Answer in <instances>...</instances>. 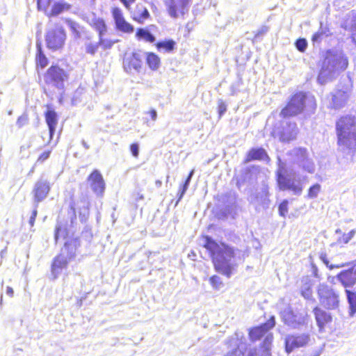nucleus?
Masks as SVG:
<instances>
[{
	"label": "nucleus",
	"instance_id": "1",
	"mask_svg": "<svg viewBox=\"0 0 356 356\" xmlns=\"http://www.w3.org/2000/svg\"><path fill=\"white\" fill-rule=\"evenodd\" d=\"M203 245L209 251L216 270L230 277L238 266L234 250L223 243H216L209 236L204 238Z\"/></svg>",
	"mask_w": 356,
	"mask_h": 356
},
{
	"label": "nucleus",
	"instance_id": "2",
	"mask_svg": "<svg viewBox=\"0 0 356 356\" xmlns=\"http://www.w3.org/2000/svg\"><path fill=\"white\" fill-rule=\"evenodd\" d=\"M348 65V60L342 51L329 49L326 51L320 65L318 82L323 85L332 81L344 71Z\"/></svg>",
	"mask_w": 356,
	"mask_h": 356
},
{
	"label": "nucleus",
	"instance_id": "3",
	"mask_svg": "<svg viewBox=\"0 0 356 356\" xmlns=\"http://www.w3.org/2000/svg\"><path fill=\"white\" fill-rule=\"evenodd\" d=\"M338 145L348 153L356 149V118L352 115L341 118L336 124Z\"/></svg>",
	"mask_w": 356,
	"mask_h": 356
},
{
	"label": "nucleus",
	"instance_id": "4",
	"mask_svg": "<svg viewBox=\"0 0 356 356\" xmlns=\"http://www.w3.org/2000/svg\"><path fill=\"white\" fill-rule=\"evenodd\" d=\"M305 108L309 111L315 109V99L312 95L298 92L292 97L289 104L282 110L280 115L284 118L294 116L300 113Z\"/></svg>",
	"mask_w": 356,
	"mask_h": 356
},
{
	"label": "nucleus",
	"instance_id": "5",
	"mask_svg": "<svg viewBox=\"0 0 356 356\" xmlns=\"http://www.w3.org/2000/svg\"><path fill=\"white\" fill-rule=\"evenodd\" d=\"M279 168L277 171V182L280 190L291 191L293 195H300L303 190V186L300 179H296V175L292 171L286 170L279 159Z\"/></svg>",
	"mask_w": 356,
	"mask_h": 356
},
{
	"label": "nucleus",
	"instance_id": "6",
	"mask_svg": "<svg viewBox=\"0 0 356 356\" xmlns=\"http://www.w3.org/2000/svg\"><path fill=\"white\" fill-rule=\"evenodd\" d=\"M318 294L321 305L327 309H334L338 307L339 295L331 287L325 284H321L318 288Z\"/></svg>",
	"mask_w": 356,
	"mask_h": 356
},
{
	"label": "nucleus",
	"instance_id": "7",
	"mask_svg": "<svg viewBox=\"0 0 356 356\" xmlns=\"http://www.w3.org/2000/svg\"><path fill=\"white\" fill-rule=\"evenodd\" d=\"M67 79V74L64 70L58 66H51L44 75V81L47 84L62 90L64 82Z\"/></svg>",
	"mask_w": 356,
	"mask_h": 356
},
{
	"label": "nucleus",
	"instance_id": "8",
	"mask_svg": "<svg viewBox=\"0 0 356 356\" xmlns=\"http://www.w3.org/2000/svg\"><path fill=\"white\" fill-rule=\"evenodd\" d=\"M65 39L66 34L65 30L60 26H57L47 31L45 40L49 49L58 50L63 47Z\"/></svg>",
	"mask_w": 356,
	"mask_h": 356
},
{
	"label": "nucleus",
	"instance_id": "9",
	"mask_svg": "<svg viewBox=\"0 0 356 356\" xmlns=\"http://www.w3.org/2000/svg\"><path fill=\"white\" fill-rule=\"evenodd\" d=\"M192 0H165L168 14L173 18L184 15L188 12Z\"/></svg>",
	"mask_w": 356,
	"mask_h": 356
},
{
	"label": "nucleus",
	"instance_id": "10",
	"mask_svg": "<svg viewBox=\"0 0 356 356\" xmlns=\"http://www.w3.org/2000/svg\"><path fill=\"white\" fill-rule=\"evenodd\" d=\"M310 341L309 334H289L285 338L286 352L290 353L295 349L306 346Z\"/></svg>",
	"mask_w": 356,
	"mask_h": 356
},
{
	"label": "nucleus",
	"instance_id": "11",
	"mask_svg": "<svg viewBox=\"0 0 356 356\" xmlns=\"http://www.w3.org/2000/svg\"><path fill=\"white\" fill-rule=\"evenodd\" d=\"M144 55L145 54L140 51L126 54L123 62L124 70L128 73H131L133 70L139 72L141 69Z\"/></svg>",
	"mask_w": 356,
	"mask_h": 356
},
{
	"label": "nucleus",
	"instance_id": "12",
	"mask_svg": "<svg viewBox=\"0 0 356 356\" xmlns=\"http://www.w3.org/2000/svg\"><path fill=\"white\" fill-rule=\"evenodd\" d=\"M245 339L236 333L227 341L228 348L230 350L227 352L225 356H243L244 351L247 348Z\"/></svg>",
	"mask_w": 356,
	"mask_h": 356
},
{
	"label": "nucleus",
	"instance_id": "13",
	"mask_svg": "<svg viewBox=\"0 0 356 356\" xmlns=\"http://www.w3.org/2000/svg\"><path fill=\"white\" fill-rule=\"evenodd\" d=\"M351 95V88L349 86L338 89L332 94L331 106L334 109L344 107Z\"/></svg>",
	"mask_w": 356,
	"mask_h": 356
},
{
	"label": "nucleus",
	"instance_id": "14",
	"mask_svg": "<svg viewBox=\"0 0 356 356\" xmlns=\"http://www.w3.org/2000/svg\"><path fill=\"white\" fill-rule=\"evenodd\" d=\"M298 133L297 125L294 122H286L282 130L275 131L273 135L278 137L280 141L289 142L296 138Z\"/></svg>",
	"mask_w": 356,
	"mask_h": 356
},
{
	"label": "nucleus",
	"instance_id": "15",
	"mask_svg": "<svg viewBox=\"0 0 356 356\" xmlns=\"http://www.w3.org/2000/svg\"><path fill=\"white\" fill-rule=\"evenodd\" d=\"M50 188L49 182L47 179H40L35 182L32 192L35 205L38 206L47 197Z\"/></svg>",
	"mask_w": 356,
	"mask_h": 356
},
{
	"label": "nucleus",
	"instance_id": "16",
	"mask_svg": "<svg viewBox=\"0 0 356 356\" xmlns=\"http://www.w3.org/2000/svg\"><path fill=\"white\" fill-rule=\"evenodd\" d=\"M112 15L117 30L125 33H132L134 31V27L125 20L120 8H114L112 10Z\"/></svg>",
	"mask_w": 356,
	"mask_h": 356
},
{
	"label": "nucleus",
	"instance_id": "17",
	"mask_svg": "<svg viewBox=\"0 0 356 356\" xmlns=\"http://www.w3.org/2000/svg\"><path fill=\"white\" fill-rule=\"evenodd\" d=\"M281 315L284 322L291 327L296 328L305 323L306 315L294 314L290 308L282 312Z\"/></svg>",
	"mask_w": 356,
	"mask_h": 356
},
{
	"label": "nucleus",
	"instance_id": "18",
	"mask_svg": "<svg viewBox=\"0 0 356 356\" xmlns=\"http://www.w3.org/2000/svg\"><path fill=\"white\" fill-rule=\"evenodd\" d=\"M90 188L97 195H102L105 190V183L102 175L97 170H95L88 177Z\"/></svg>",
	"mask_w": 356,
	"mask_h": 356
},
{
	"label": "nucleus",
	"instance_id": "19",
	"mask_svg": "<svg viewBox=\"0 0 356 356\" xmlns=\"http://www.w3.org/2000/svg\"><path fill=\"white\" fill-rule=\"evenodd\" d=\"M275 321L274 316H272L266 323L251 329L249 336L252 341L260 339L268 331L275 326Z\"/></svg>",
	"mask_w": 356,
	"mask_h": 356
},
{
	"label": "nucleus",
	"instance_id": "20",
	"mask_svg": "<svg viewBox=\"0 0 356 356\" xmlns=\"http://www.w3.org/2000/svg\"><path fill=\"white\" fill-rule=\"evenodd\" d=\"M69 262L70 261L61 253L54 258L51 264V274L54 279L60 275L63 269L67 268Z\"/></svg>",
	"mask_w": 356,
	"mask_h": 356
},
{
	"label": "nucleus",
	"instance_id": "21",
	"mask_svg": "<svg viewBox=\"0 0 356 356\" xmlns=\"http://www.w3.org/2000/svg\"><path fill=\"white\" fill-rule=\"evenodd\" d=\"M79 247L80 241L78 239H71L65 243V245L61 249L60 253L72 261L75 259L77 250Z\"/></svg>",
	"mask_w": 356,
	"mask_h": 356
},
{
	"label": "nucleus",
	"instance_id": "22",
	"mask_svg": "<svg viewBox=\"0 0 356 356\" xmlns=\"http://www.w3.org/2000/svg\"><path fill=\"white\" fill-rule=\"evenodd\" d=\"M252 160L264 161L268 163L270 161V158L264 149L261 147L252 148L249 151L245 162L248 163Z\"/></svg>",
	"mask_w": 356,
	"mask_h": 356
},
{
	"label": "nucleus",
	"instance_id": "23",
	"mask_svg": "<svg viewBox=\"0 0 356 356\" xmlns=\"http://www.w3.org/2000/svg\"><path fill=\"white\" fill-rule=\"evenodd\" d=\"M337 281L346 289L353 286L356 284V280L349 269L341 271L337 275Z\"/></svg>",
	"mask_w": 356,
	"mask_h": 356
},
{
	"label": "nucleus",
	"instance_id": "24",
	"mask_svg": "<svg viewBox=\"0 0 356 356\" xmlns=\"http://www.w3.org/2000/svg\"><path fill=\"white\" fill-rule=\"evenodd\" d=\"M314 313L318 326L320 330H322L324 326L331 322L332 316L327 312L318 308V307L314 309Z\"/></svg>",
	"mask_w": 356,
	"mask_h": 356
},
{
	"label": "nucleus",
	"instance_id": "25",
	"mask_svg": "<svg viewBox=\"0 0 356 356\" xmlns=\"http://www.w3.org/2000/svg\"><path fill=\"white\" fill-rule=\"evenodd\" d=\"M131 17L134 20L143 24L149 17V13L143 4L138 3L136 5L134 11L131 12Z\"/></svg>",
	"mask_w": 356,
	"mask_h": 356
},
{
	"label": "nucleus",
	"instance_id": "26",
	"mask_svg": "<svg viewBox=\"0 0 356 356\" xmlns=\"http://www.w3.org/2000/svg\"><path fill=\"white\" fill-rule=\"evenodd\" d=\"M89 24L98 32L99 37L104 35L108 30L107 26L102 18L97 17L95 15L88 21Z\"/></svg>",
	"mask_w": 356,
	"mask_h": 356
},
{
	"label": "nucleus",
	"instance_id": "27",
	"mask_svg": "<svg viewBox=\"0 0 356 356\" xmlns=\"http://www.w3.org/2000/svg\"><path fill=\"white\" fill-rule=\"evenodd\" d=\"M45 119L49 129L50 139H51L58 123L57 114L54 110L48 109L45 114Z\"/></svg>",
	"mask_w": 356,
	"mask_h": 356
},
{
	"label": "nucleus",
	"instance_id": "28",
	"mask_svg": "<svg viewBox=\"0 0 356 356\" xmlns=\"http://www.w3.org/2000/svg\"><path fill=\"white\" fill-rule=\"evenodd\" d=\"M289 154L292 158L293 163L299 166L309 154L307 149L299 147L292 149Z\"/></svg>",
	"mask_w": 356,
	"mask_h": 356
},
{
	"label": "nucleus",
	"instance_id": "29",
	"mask_svg": "<svg viewBox=\"0 0 356 356\" xmlns=\"http://www.w3.org/2000/svg\"><path fill=\"white\" fill-rule=\"evenodd\" d=\"M345 292L349 304V314L350 316H353L356 313V292L348 289H346Z\"/></svg>",
	"mask_w": 356,
	"mask_h": 356
},
{
	"label": "nucleus",
	"instance_id": "30",
	"mask_svg": "<svg viewBox=\"0 0 356 356\" xmlns=\"http://www.w3.org/2000/svg\"><path fill=\"white\" fill-rule=\"evenodd\" d=\"M303 171L308 173L313 174L315 172L316 166L313 159L310 157L309 154L303 160L301 164L298 166Z\"/></svg>",
	"mask_w": 356,
	"mask_h": 356
},
{
	"label": "nucleus",
	"instance_id": "31",
	"mask_svg": "<svg viewBox=\"0 0 356 356\" xmlns=\"http://www.w3.org/2000/svg\"><path fill=\"white\" fill-rule=\"evenodd\" d=\"M329 34V29L321 23L319 30L313 35L312 40L314 42H320L324 36H328Z\"/></svg>",
	"mask_w": 356,
	"mask_h": 356
},
{
	"label": "nucleus",
	"instance_id": "32",
	"mask_svg": "<svg viewBox=\"0 0 356 356\" xmlns=\"http://www.w3.org/2000/svg\"><path fill=\"white\" fill-rule=\"evenodd\" d=\"M147 63L150 69L156 70L160 66V58L154 53L147 54Z\"/></svg>",
	"mask_w": 356,
	"mask_h": 356
},
{
	"label": "nucleus",
	"instance_id": "33",
	"mask_svg": "<svg viewBox=\"0 0 356 356\" xmlns=\"http://www.w3.org/2000/svg\"><path fill=\"white\" fill-rule=\"evenodd\" d=\"M136 36L139 40H144L146 42H154L155 41V37L147 29H138Z\"/></svg>",
	"mask_w": 356,
	"mask_h": 356
},
{
	"label": "nucleus",
	"instance_id": "34",
	"mask_svg": "<svg viewBox=\"0 0 356 356\" xmlns=\"http://www.w3.org/2000/svg\"><path fill=\"white\" fill-rule=\"evenodd\" d=\"M70 6L65 2H63V1L57 2L52 7V9L51 11V15L56 16L65 10H68L70 9Z\"/></svg>",
	"mask_w": 356,
	"mask_h": 356
},
{
	"label": "nucleus",
	"instance_id": "35",
	"mask_svg": "<svg viewBox=\"0 0 356 356\" xmlns=\"http://www.w3.org/2000/svg\"><path fill=\"white\" fill-rule=\"evenodd\" d=\"M65 22L69 28L70 29L71 31L72 32V33L74 35V36L76 38H79L80 25L77 22L69 19H67Z\"/></svg>",
	"mask_w": 356,
	"mask_h": 356
},
{
	"label": "nucleus",
	"instance_id": "36",
	"mask_svg": "<svg viewBox=\"0 0 356 356\" xmlns=\"http://www.w3.org/2000/svg\"><path fill=\"white\" fill-rule=\"evenodd\" d=\"M321 189V186L319 184L312 186L308 190L307 197L309 199L316 198L320 193Z\"/></svg>",
	"mask_w": 356,
	"mask_h": 356
},
{
	"label": "nucleus",
	"instance_id": "37",
	"mask_svg": "<svg viewBox=\"0 0 356 356\" xmlns=\"http://www.w3.org/2000/svg\"><path fill=\"white\" fill-rule=\"evenodd\" d=\"M193 174H194V170H192L191 171V172L189 173L187 179H186L185 183L184 184L181 190H180L179 191V196L178 201H179L182 198V197L185 194L186 191H187Z\"/></svg>",
	"mask_w": 356,
	"mask_h": 356
},
{
	"label": "nucleus",
	"instance_id": "38",
	"mask_svg": "<svg viewBox=\"0 0 356 356\" xmlns=\"http://www.w3.org/2000/svg\"><path fill=\"white\" fill-rule=\"evenodd\" d=\"M115 42L112 41L110 39L104 38V35H101L99 37V45L102 47L104 49H111Z\"/></svg>",
	"mask_w": 356,
	"mask_h": 356
},
{
	"label": "nucleus",
	"instance_id": "39",
	"mask_svg": "<svg viewBox=\"0 0 356 356\" xmlns=\"http://www.w3.org/2000/svg\"><path fill=\"white\" fill-rule=\"evenodd\" d=\"M273 334L270 333H268L266 335L265 339L264 341L263 348H264V350L266 352L267 355H269L268 351L270 349V346H271V343L273 341Z\"/></svg>",
	"mask_w": 356,
	"mask_h": 356
},
{
	"label": "nucleus",
	"instance_id": "40",
	"mask_svg": "<svg viewBox=\"0 0 356 356\" xmlns=\"http://www.w3.org/2000/svg\"><path fill=\"white\" fill-rule=\"evenodd\" d=\"M175 42L172 40H168L165 42H161L157 43L156 46L158 49H165L168 51H170L173 49Z\"/></svg>",
	"mask_w": 356,
	"mask_h": 356
},
{
	"label": "nucleus",
	"instance_id": "41",
	"mask_svg": "<svg viewBox=\"0 0 356 356\" xmlns=\"http://www.w3.org/2000/svg\"><path fill=\"white\" fill-rule=\"evenodd\" d=\"M209 282L212 286L216 289H220L223 285L220 277L217 275L211 277Z\"/></svg>",
	"mask_w": 356,
	"mask_h": 356
},
{
	"label": "nucleus",
	"instance_id": "42",
	"mask_svg": "<svg viewBox=\"0 0 356 356\" xmlns=\"http://www.w3.org/2000/svg\"><path fill=\"white\" fill-rule=\"evenodd\" d=\"M99 43H92L89 42L86 44V53L95 55L99 48Z\"/></svg>",
	"mask_w": 356,
	"mask_h": 356
},
{
	"label": "nucleus",
	"instance_id": "43",
	"mask_svg": "<svg viewBox=\"0 0 356 356\" xmlns=\"http://www.w3.org/2000/svg\"><path fill=\"white\" fill-rule=\"evenodd\" d=\"M320 259H321V261H323V262L330 268V269H334V268H342V267H344L346 266V264H337V265H329V261L326 257V255L325 254H321V256H320Z\"/></svg>",
	"mask_w": 356,
	"mask_h": 356
},
{
	"label": "nucleus",
	"instance_id": "44",
	"mask_svg": "<svg viewBox=\"0 0 356 356\" xmlns=\"http://www.w3.org/2000/svg\"><path fill=\"white\" fill-rule=\"evenodd\" d=\"M37 63L42 68H44L47 65L48 60L46 56L40 50L39 54L37 56Z\"/></svg>",
	"mask_w": 356,
	"mask_h": 356
},
{
	"label": "nucleus",
	"instance_id": "45",
	"mask_svg": "<svg viewBox=\"0 0 356 356\" xmlns=\"http://www.w3.org/2000/svg\"><path fill=\"white\" fill-rule=\"evenodd\" d=\"M296 48L301 52H304L307 47V42L304 38L298 39L296 42Z\"/></svg>",
	"mask_w": 356,
	"mask_h": 356
},
{
	"label": "nucleus",
	"instance_id": "46",
	"mask_svg": "<svg viewBox=\"0 0 356 356\" xmlns=\"http://www.w3.org/2000/svg\"><path fill=\"white\" fill-rule=\"evenodd\" d=\"M288 212V201L284 200L279 206V213L281 216L285 217Z\"/></svg>",
	"mask_w": 356,
	"mask_h": 356
},
{
	"label": "nucleus",
	"instance_id": "47",
	"mask_svg": "<svg viewBox=\"0 0 356 356\" xmlns=\"http://www.w3.org/2000/svg\"><path fill=\"white\" fill-rule=\"evenodd\" d=\"M59 237H65V229L61 227V225H58L56 227L55 232V240L58 241Z\"/></svg>",
	"mask_w": 356,
	"mask_h": 356
},
{
	"label": "nucleus",
	"instance_id": "48",
	"mask_svg": "<svg viewBox=\"0 0 356 356\" xmlns=\"http://www.w3.org/2000/svg\"><path fill=\"white\" fill-rule=\"evenodd\" d=\"M218 114H219L220 118L227 111V106H226L225 103L222 99L218 100Z\"/></svg>",
	"mask_w": 356,
	"mask_h": 356
},
{
	"label": "nucleus",
	"instance_id": "49",
	"mask_svg": "<svg viewBox=\"0 0 356 356\" xmlns=\"http://www.w3.org/2000/svg\"><path fill=\"white\" fill-rule=\"evenodd\" d=\"M349 18L352 19V21L350 24V28L354 29H356V11L352 10L349 13Z\"/></svg>",
	"mask_w": 356,
	"mask_h": 356
},
{
	"label": "nucleus",
	"instance_id": "50",
	"mask_svg": "<svg viewBox=\"0 0 356 356\" xmlns=\"http://www.w3.org/2000/svg\"><path fill=\"white\" fill-rule=\"evenodd\" d=\"M355 231L354 229L349 232L348 234H346L343 236V241L344 243H348L352 238L355 236Z\"/></svg>",
	"mask_w": 356,
	"mask_h": 356
},
{
	"label": "nucleus",
	"instance_id": "51",
	"mask_svg": "<svg viewBox=\"0 0 356 356\" xmlns=\"http://www.w3.org/2000/svg\"><path fill=\"white\" fill-rule=\"evenodd\" d=\"M37 208H38V205L35 204V208L33 210L32 214H31L29 221V223L31 225V227H33L34 225V222H35V218L38 214Z\"/></svg>",
	"mask_w": 356,
	"mask_h": 356
},
{
	"label": "nucleus",
	"instance_id": "52",
	"mask_svg": "<svg viewBox=\"0 0 356 356\" xmlns=\"http://www.w3.org/2000/svg\"><path fill=\"white\" fill-rule=\"evenodd\" d=\"M302 296L306 298L309 299L312 297V290L309 286L305 287V289H302L301 291Z\"/></svg>",
	"mask_w": 356,
	"mask_h": 356
},
{
	"label": "nucleus",
	"instance_id": "53",
	"mask_svg": "<svg viewBox=\"0 0 356 356\" xmlns=\"http://www.w3.org/2000/svg\"><path fill=\"white\" fill-rule=\"evenodd\" d=\"M51 151H45L43 153H42L38 159L37 162L42 163L45 160H47L50 155Z\"/></svg>",
	"mask_w": 356,
	"mask_h": 356
},
{
	"label": "nucleus",
	"instance_id": "54",
	"mask_svg": "<svg viewBox=\"0 0 356 356\" xmlns=\"http://www.w3.org/2000/svg\"><path fill=\"white\" fill-rule=\"evenodd\" d=\"M131 152L132 153V155L134 157H138L139 154V147L138 145L136 143H134L130 147Z\"/></svg>",
	"mask_w": 356,
	"mask_h": 356
},
{
	"label": "nucleus",
	"instance_id": "55",
	"mask_svg": "<svg viewBox=\"0 0 356 356\" xmlns=\"http://www.w3.org/2000/svg\"><path fill=\"white\" fill-rule=\"evenodd\" d=\"M149 114H150V116H151V118L152 119V120L155 121L157 118V113H156V110L152 109L149 111Z\"/></svg>",
	"mask_w": 356,
	"mask_h": 356
},
{
	"label": "nucleus",
	"instance_id": "56",
	"mask_svg": "<svg viewBox=\"0 0 356 356\" xmlns=\"http://www.w3.org/2000/svg\"><path fill=\"white\" fill-rule=\"evenodd\" d=\"M6 294L9 296L10 297H13L14 294V291L12 287L7 286L6 287Z\"/></svg>",
	"mask_w": 356,
	"mask_h": 356
},
{
	"label": "nucleus",
	"instance_id": "57",
	"mask_svg": "<svg viewBox=\"0 0 356 356\" xmlns=\"http://www.w3.org/2000/svg\"><path fill=\"white\" fill-rule=\"evenodd\" d=\"M328 280L330 283L332 284H335V281L337 280V275L334 276V277H329L328 278Z\"/></svg>",
	"mask_w": 356,
	"mask_h": 356
},
{
	"label": "nucleus",
	"instance_id": "58",
	"mask_svg": "<svg viewBox=\"0 0 356 356\" xmlns=\"http://www.w3.org/2000/svg\"><path fill=\"white\" fill-rule=\"evenodd\" d=\"M122 2L124 3V6L129 9V3L127 1V0H121Z\"/></svg>",
	"mask_w": 356,
	"mask_h": 356
},
{
	"label": "nucleus",
	"instance_id": "59",
	"mask_svg": "<svg viewBox=\"0 0 356 356\" xmlns=\"http://www.w3.org/2000/svg\"><path fill=\"white\" fill-rule=\"evenodd\" d=\"M82 145L86 149H89V145L84 141H82Z\"/></svg>",
	"mask_w": 356,
	"mask_h": 356
},
{
	"label": "nucleus",
	"instance_id": "60",
	"mask_svg": "<svg viewBox=\"0 0 356 356\" xmlns=\"http://www.w3.org/2000/svg\"><path fill=\"white\" fill-rule=\"evenodd\" d=\"M266 31H267V28L264 27V28H262V29L261 30L260 33H265Z\"/></svg>",
	"mask_w": 356,
	"mask_h": 356
},
{
	"label": "nucleus",
	"instance_id": "61",
	"mask_svg": "<svg viewBox=\"0 0 356 356\" xmlns=\"http://www.w3.org/2000/svg\"><path fill=\"white\" fill-rule=\"evenodd\" d=\"M248 356H254L252 353H249Z\"/></svg>",
	"mask_w": 356,
	"mask_h": 356
},
{
	"label": "nucleus",
	"instance_id": "62",
	"mask_svg": "<svg viewBox=\"0 0 356 356\" xmlns=\"http://www.w3.org/2000/svg\"><path fill=\"white\" fill-rule=\"evenodd\" d=\"M40 0H38V4L40 3Z\"/></svg>",
	"mask_w": 356,
	"mask_h": 356
},
{
	"label": "nucleus",
	"instance_id": "63",
	"mask_svg": "<svg viewBox=\"0 0 356 356\" xmlns=\"http://www.w3.org/2000/svg\"><path fill=\"white\" fill-rule=\"evenodd\" d=\"M91 1H92V2H94V1H95V0H91Z\"/></svg>",
	"mask_w": 356,
	"mask_h": 356
}]
</instances>
